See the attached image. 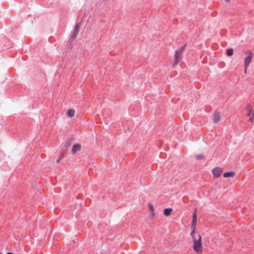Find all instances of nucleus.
<instances>
[{"mask_svg":"<svg viewBox=\"0 0 254 254\" xmlns=\"http://www.w3.org/2000/svg\"><path fill=\"white\" fill-rule=\"evenodd\" d=\"M193 249L195 252L201 253L202 252V246L201 237L200 234H197V238L193 240Z\"/></svg>","mask_w":254,"mask_h":254,"instance_id":"obj_1","label":"nucleus"},{"mask_svg":"<svg viewBox=\"0 0 254 254\" xmlns=\"http://www.w3.org/2000/svg\"><path fill=\"white\" fill-rule=\"evenodd\" d=\"M186 46V44L184 45L183 46L179 48V49L176 50L175 55V62L174 64V65H177L179 62L181 60L182 58V54L184 51L185 47Z\"/></svg>","mask_w":254,"mask_h":254,"instance_id":"obj_2","label":"nucleus"},{"mask_svg":"<svg viewBox=\"0 0 254 254\" xmlns=\"http://www.w3.org/2000/svg\"><path fill=\"white\" fill-rule=\"evenodd\" d=\"M80 24L79 23H76L74 29L73 31L71 33L70 35L69 41L72 42L75 38L76 37L79 30Z\"/></svg>","mask_w":254,"mask_h":254,"instance_id":"obj_3","label":"nucleus"},{"mask_svg":"<svg viewBox=\"0 0 254 254\" xmlns=\"http://www.w3.org/2000/svg\"><path fill=\"white\" fill-rule=\"evenodd\" d=\"M253 56V54L252 52H251L250 55L247 57L246 58H245L244 61V64L245 66L246 67V69H247V67L251 62Z\"/></svg>","mask_w":254,"mask_h":254,"instance_id":"obj_4","label":"nucleus"},{"mask_svg":"<svg viewBox=\"0 0 254 254\" xmlns=\"http://www.w3.org/2000/svg\"><path fill=\"white\" fill-rule=\"evenodd\" d=\"M212 173L214 177L218 178L221 175L222 170L219 167H215L212 170Z\"/></svg>","mask_w":254,"mask_h":254,"instance_id":"obj_5","label":"nucleus"},{"mask_svg":"<svg viewBox=\"0 0 254 254\" xmlns=\"http://www.w3.org/2000/svg\"><path fill=\"white\" fill-rule=\"evenodd\" d=\"M220 115L219 113H215L213 114V123L215 124L217 123L220 120Z\"/></svg>","mask_w":254,"mask_h":254,"instance_id":"obj_6","label":"nucleus"},{"mask_svg":"<svg viewBox=\"0 0 254 254\" xmlns=\"http://www.w3.org/2000/svg\"><path fill=\"white\" fill-rule=\"evenodd\" d=\"M81 149V145L79 144H74L72 146L71 151L73 154L75 153V152L80 151Z\"/></svg>","mask_w":254,"mask_h":254,"instance_id":"obj_7","label":"nucleus"},{"mask_svg":"<svg viewBox=\"0 0 254 254\" xmlns=\"http://www.w3.org/2000/svg\"><path fill=\"white\" fill-rule=\"evenodd\" d=\"M235 175V173L233 172H228L224 173L223 174V177L224 178L229 177H233Z\"/></svg>","mask_w":254,"mask_h":254,"instance_id":"obj_8","label":"nucleus"},{"mask_svg":"<svg viewBox=\"0 0 254 254\" xmlns=\"http://www.w3.org/2000/svg\"><path fill=\"white\" fill-rule=\"evenodd\" d=\"M172 211V208H165L164 210V214L165 215V216H168L170 214H171V211Z\"/></svg>","mask_w":254,"mask_h":254,"instance_id":"obj_9","label":"nucleus"},{"mask_svg":"<svg viewBox=\"0 0 254 254\" xmlns=\"http://www.w3.org/2000/svg\"><path fill=\"white\" fill-rule=\"evenodd\" d=\"M75 112L73 110H69L67 111V115L69 117H72L74 115Z\"/></svg>","mask_w":254,"mask_h":254,"instance_id":"obj_10","label":"nucleus"},{"mask_svg":"<svg viewBox=\"0 0 254 254\" xmlns=\"http://www.w3.org/2000/svg\"><path fill=\"white\" fill-rule=\"evenodd\" d=\"M195 228H192V230L191 231V233H190V236L192 237V239L194 240V239H196L197 238V237H195Z\"/></svg>","mask_w":254,"mask_h":254,"instance_id":"obj_11","label":"nucleus"},{"mask_svg":"<svg viewBox=\"0 0 254 254\" xmlns=\"http://www.w3.org/2000/svg\"><path fill=\"white\" fill-rule=\"evenodd\" d=\"M234 50L232 48L229 49L227 51V55L228 56H231L233 55Z\"/></svg>","mask_w":254,"mask_h":254,"instance_id":"obj_12","label":"nucleus"},{"mask_svg":"<svg viewBox=\"0 0 254 254\" xmlns=\"http://www.w3.org/2000/svg\"><path fill=\"white\" fill-rule=\"evenodd\" d=\"M148 208H149V210H150V212L151 213V215L152 216H154V212H153L154 208H153V205L152 204H148Z\"/></svg>","mask_w":254,"mask_h":254,"instance_id":"obj_13","label":"nucleus"},{"mask_svg":"<svg viewBox=\"0 0 254 254\" xmlns=\"http://www.w3.org/2000/svg\"><path fill=\"white\" fill-rule=\"evenodd\" d=\"M195 158L198 160H202V159H203L204 158V156L202 154H198V155H196L195 156Z\"/></svg>","mask_w":254,"mask_h":254,"instance_id":"obj_14","label":"nucleus"},{"mask_svg":"<svg viewBox=\"0 0 254 254\" xmlns=\"http://www.w3.org/2000/svg\"><path fill=\"white\" fill-rule=\"evenodd\" d=\"M196 224V220H192V224H191V228H195V225Z\"/></svg>","mask_w":254,"mask_h":254,"instance_id":"obj_15","label":"nucleus"},{"mask_svg":"<svg viewBox=\"0 0 254 254\" xmlns=\"http://www.w3.org/2000/svg\"><path fill=\"white\" fill-rule=\"evenodd\" d=\"M196 219H197L196 212H194L192 214V220H196Z\"/></svg>","mask_w":254,"mask_h":254,"instance_id":"obj_16","label":"nucleus"},{"mask_svg":"<svg viewBox=\"0 0 254 254\" xmlns=\"http://www.w3.org/2000/svg\"><path fill=\"white\" fill-rule=\"evenodd\" d=\"M251 115H254V112L253 113L252 112V111L251 110H249V113H248V116H251Z\"/></svg>","mask_w":254,"mask_h":254,"instance_id":"obj_17","label":"nucleus"},{"mask_svg":"<svg viewBox=\"0 0 254 254\" xmlns=\"http://www.w3.org/2000/svg\"><path fill=\"white\" fill-rule=\"evenodd\" d=\"M252 115V117H251V116H249V117H250V118H249V121H250V122H252L253 121V119H254V115Z\"/></svg>","mask_w":254,"mask_h":254,"instance_id":"obj_18","label":"nucleus"},{"mask_svg":"<svg viewBox=\"0 0 254 254\" xmlns=\"http://www.w3.org/2000/svg\"><path fill=\"white\" fill-rule=\"evenodd\" d=\"M62 159V157H59L56 161L57 163H59L61 161V160Z\"/></svg>","mask_w":254,"mask_h":254,"instance_id":"obj_19","label":"nucleus"},{"mask_svg":"<svg viewBox=\"0 0 254 254\" xmlns=\"http://www.w3.org/2000/svg\"><path fill=\"white\" fill-rule=\"evenodd\" d=\"M6 254H13L12 253L9 252V253H7Z\"/></svg>","mask_w":254,"mask_h":254,"instance_id":"obj_20","label":"nucleus"},{"mask_svg":"<svg viewBox=\"0 0 254 254\" xmlns=\"http://www.w3.org/2000/svg\"><path fill=\"white\" fill-rule=\"evenodd\" d=\"M230 0H225L226 2H228Z\"/></svg>","mask_w":254,"mask_h":254,"instance_id":"obj_21","label":"nucleus"},{"mask_svg":"<svg viewBox=\"0 0 254 254\" xmlns=\"http://www.w3.org/2000/svg\"><path fill=\"white\" fill-rule=\"evenodd\" d=\"M247 70V69H246V67L245 66V71L246 72Z\"/></svg>","mask_w":254,"mask_h":254,"instance_id":"obj_22","label":"nucleus"},{"mask_svg":"<svg viewBox=\"0 0 254 254\" xmlns=\"http://www.w3.org/2000/svg\"><path fill=\"white\" fill-rule=\"evenodd\" d=\"M0 254H2L1 253H0Z\"/></svg>","mask_w":254,"mask_h":254,"instance_id":"obj_23","label":"nucleus"}]
</instances>
